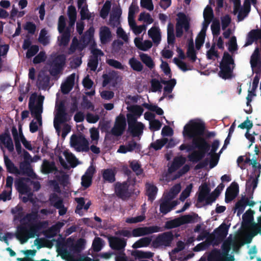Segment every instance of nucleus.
I'll list each match as a JSON object with an SVG mask.
<instances>
[{
    "label": "nucleus",
    "mask_w": 261,
    "mask_h": 261,
    "mask_svg": "<svg viewBox=\"0 0 261 261\" xmlns=\"http://www.w3.org/2000/svg\"><path fill=\"white\" fill-rule=\"evenodd\" d=\"M140 59L142 62L150 69L154 67V63L150 56L147 54L142 53L140 55Z\"/></svg>",
    "instance_id": "nucleus-45"
},
{
    "label": "nucleus",
    "mask_w": 261,
    "mask_h": 261,
    "mask_svg": "<svg viewBox=\"0 0 261 261\" xmlns=\"http://www.w3.org/2000/svg\"><path fill=\"white\" fill-rule=\"evenodd\" d=\"M66 63V57L64 55H59L55 57L50 64L49 70L51 75H58L63 70Z\"/></svg>",
    "instance_id": "nucleus-9"
},
{
    "label": "nucleus",
    "mask_w": 261,
    "mask_h": 261,
    "mask_svg": "<svg viewBox=\"0 0 261 261\" xmlns=\"http://www.w3.org/2000/svg\"><path fill=\"white\" fill-rule=\"evenodd\" d=\"M203 17L205 21L207 20L212 21L214 17V13L211 6L208 5L205 8L203 12Z\"/></svg>",
    "instance_id": "nucleus-56"
},
{
    "label": "nucleus",
    "mask_w": 261,
    "mask_h": 261,
    "mask_svg": "<svg viewBox=\"0 0 261 261\" xmlns=\"http://www.w3.org/2000/svg\"><path fill=\"white\" fill-rule=\"evenodd\" d=\"M211 30L214 37L218 36L220 33V24L218 19L213 20L211 24Z\"/></svg>",
    "instance_id": "nucleus-53"
},
{
    "label": "nucleus",
    "mask_w": 261,
    "mask_h": 261,
    "mask_svg": "<svg viewBox=\"0 0 261 261\" xmlns=\"http://www.w3.org/2000/svg\"><path fill=\"white\" fill-rule=\"evenodd\" d=\"M195 218L191 215H185L173 220L168 221L165 223V227L170 229L179 227L186 224L192 223L195 222Z\"/></svg>",
    "instance_id": "nucleus-7"
},
{
    "label": "nucleus",
    "mask_w": 261,
    "mask_h": 261,
    "mask_svg": "<svg viewBox=\"0 0 261 261\" xmlns=\"http://www.w3.org/2000/svg\"><path fill=\"white\" fill-rule=\"evenodd\" d=\"M41 224H33L29 229L28 228L27 237L23 240V242H27L29 239L34 238L38 229L41 227Z\"/></svg>",
    "instance_id": "nucleus-46"
},
{
    "label": "nucleus",
    "mask_w": 261,
    "mask_h": 261,
    "mask_svg": "<svg viewBox=\"0 0 261 261\" xmlns=\"http://www.w3.org/2000/svg\"><path fill=\"white\" fill-rule=\"evenodd\" d=\"M260 170H258L257 174L254 173L251 174L248 179L246 180V190H250L252 188V193L254 190L257 186L258 178L260 176Z\"/></svg>",
    "instance_id": "nucleus-20"
},
{
    "label": "nucleus",
    "mask_w": 261,
    "mask_h": 261,
    "mask_svg": "<svg viewBox=\"0 0 261 261\" xmlns=\"http://www.w3.org/2000/svg\"><path fill=\"white\" fill-rule=\"evenodd\" d=\"M0 141L8 149L9 152H11L14 151V145L9 132H5L1 135Z\"/></svg>",
    "instance_id": "nucleus-22"
},
{
    "label": "nucleus",
    "mask_w": 261,
    "mask_h": 261,
    "mask_svg": "<svg viewBox=\"0 0 261 261\" xmlns=\"http://www.w3.org/2000/svg\"><path fill=\"white\" fill-rule=\"evenodd\" d=\"M254 213V212L253 210L249 209L243 215V221L242 223L243 227L247 228L253 223L252 221L253 220Z\"/></svg>",
    "instance_id": "nucleus-25"
},
{
    "label": "nucleus",
    "mask_w": 261,
    "mask_h": 261,
    "mask_svg": "<svg viewBox=\"0 0 261 261\" xmlns=\"http://www.w3.org/2000/svg\"><path fill=\"white\" fill-rule=\"evenodd\" d=\"M211 236V233H210L208 231L206 230H203L197 237L196 240L199 241L203 240L204 239L206 238V241L204 242L207 243L208 245H212V241L207 240Z\"/></svg>",
    "instance_id": "nucleus-54"
},
{
    "label": "nucleus",
    "mask_w": 261,
    "mask_h": 261,
    "mask_svg": "<svg viewBox=\"0 0 261 261\" xmlns=\"http://www.w3.org/2000/svg\"><path fill=\"white\" fill-rule=\"evenodd\" d=\"M134 42L136 46L140 50L143 51H147L150 49L152 46V42L150 40H145L144 42L141 41L140 38H136Z\"/></svg>",
    "instance_id": "nucleus-33"
},
{
    "label": "nucleus",
    "mask_w": 261,
    "mask_h": 261,
    "mask_svg": "<svg viewBox=\"0 0 261 261\" xmlns=\"http://www.w3.org/2000/svg\"><path fill=\"white\" fill-rule=\"evenodd\" d=\"M250 63L251 69L253 71L256 73L254 77L252 82V89L253 92H255L257 88L259 83L260 76L258 74L260 72L261 68V55L259 53L258 47H256L250 57Z\"/></svg>",
    "instance_id": "nucleus-4"
},
{
    "label": "nucleus",
    "mask_w": 261,
    "mask_h": 261,
    "mask_svg": "<svg viewBox=\"0 0 261 261\" xmlns=\"http://www.w3.org/2000/svg\"><path fill=\"white\" fill-rule=\"evenodd\" d=\"M41 170L43 173L49 174L53 172L57 171L58 168L56 166L54 162H49L47 160H44L42 165Z\"/></svg>",
    "instance_id": "nucleus-29"
},
{
    "label": "nucleus",
    "mask_w": 261,
    "mask_h": 261,
    "mask_svg": "<svg viewBox=\"0 0 261 261\" xmlns=\"http://www.w3.org/2000/svg\"><path fill=\"white\" fill-rule=\"evenodd\" d=\"M175 41L174 25L169 22L167 25V42L169 45H173L175 43Z\"/></svg>",
    "instance_id": "nucleus-40"
},
{
    "label": "nucleus",
    "mask_w": 261,
    "mask_h": 261,
    "mask_svg": "<svg viewBox=\"0 0 261 261\" xmlns=\"http://www.w3.org/2000/svg\"><path fill=\"white\" fill-rule=\"evenodd\" d=\"M151 91L153 92H156L157 91L161 92L163 88L160 82L156 79H153L150 81Z\"/></svg>",
    "instance_id": "nucleus-55"
},
{
    "label": "nucleus",
    "mask_w": 261,
    "mask_h": 261,
    "mask_svg": "<svg viewBox=\"0 0 261 261\" xmlns=\"http://www.w3.org/2000/svg\"><path fill=\"white\" fill-rule=\"evenodd\" d=\"M75 200L77 203L75 212L80 215H83V213L81 214L82 210L85 205V199L84 197L75 198Z\"/></svg>",
    "instance_id": "nucleus-57"
},
{
    "label": "nucleus",
    "mask_w": 261,
    "mask_h": 261,
    "mask_svg": "<svg viewBox=\"0 0 261 261\" xmlns=\"http://www.w3.org/2000/svg\"><path fill=\"white\" fill-rule=\"evenodd\" d=\"M192 146L194 148L198 149L194 151L188 155L190 161L197 163L205 156L206 153L210 150L211 145L206 139H200L199 140H194Z\"/></svg>",
    "instance_id": "nucleus-3"
},
{
    "label": "nucleus",
    "mask_w": 261,
    "mask_h": 261,
    "mask_svg": "<svg viewBox=\"0 0 261 261\" xmlns=\"http://www.w3.org/2000/svg\"><path fill=\"white\" fill-rule=\"evenodd\" d=\"M56 109L57 112L54 120V125L56 130L59 132L60 125L67 120V113L64 102L61 101L58 105H56Z\"/></svg>",
    "instance_id": "nucleus-6"
},
{
    "label": "nucleus",
    "mask_w": 261,
    "mask_h": 261,
    "mask_svg": "<svg viewBox=\"0 0 261 261\" xmlns=\"http://www.w3.org/2000/svg\"><path fill=\"white\" fill-rule=\"evenodd\" d=\"M173 239V235L172 232H165L159 234L152 241V245L154 248H158L161 246H169Z\"/></svg>",
    "instance_id": "nucleus-11"
},
{
    "label": "nucleus",
    "mask_w": 261,
    "mask_h": 261,
    "mask_svg": "<svg viewBox=\"0 0 261 261\" xmlns=\"http://www.w3.org/2000/svg\"><path fill=\"white\" fill-rule=\"evenodd\" d=\"M20 170L22 175H26L28 176H32L34 174L33 170L31 167L29 162L24 161L21 162L19 165Z\"/></svg>",
    "instance_id": "nucleus-38"
},
{
    "label": "nucleus",
    "mask_w": 261,
    "mask_h": 261,
    "mask_svg": "<svg viewBox=\"0 0 261 261\" xmlns=\"http://www.w3.org/2000/svg\"><path fill=\"white\" fill-rule=\"evenodd\" d=\"M68 16L69 19L68 27H72L74 25L76 18V11L74 6H70L68 7Z\"/></svg>",
    "instance_id": "nucleus-42"
},
{
    "label": "nucleus",
    "mask_w": 261,
    "mask_h": 261,
    "mask_svg": "<svg viewBox=\"0 0 261 261\" xmlns=\"http://www.w3.org/2000/svg\"><path fill=\"white\" fill-rule=\"evenodd\" d=\"M127 110L137 117L141 116L144 111V109L139 105L131 106L127 108Z\"/></svg>",
    "instance_id": "nucleus-51"
},
{
    "label": "nucleus",
    "mask_w": 261,
    "mask_h": 261,
    "mask_svg": "<svg viewBox=\"0 0 261 261\" xmlns=\"http://www.w3.org/2000/svg\"><path fill=\"white\" fill-rule=\"evenodd\" d=\"M199 191L200 192L197 198V202L201 203L204 201L205 197L210 194L211 189L208 185L205 182L200 186Z\"/></svg>",
    "instance_id": "nucleus-28"
},
{
    "label": "nucleus",
    "mask_w": 261,
    "mask_h": 261,
    "mask_svg": "<svg viewBox=\"0 0 261 261\" xmlns=\"http://www.w3.org/2000/svg\"><path fill=\"white\" fill-rule=\"evenodd\" d=\"M239 187L236 182H232L227 188L225 192V201L229 203L232 201L239 194Z\"/></svg>",
    "instance_id": "nucleus-16"
},
{
    "label": "nucleus",
    "mask_w": 261,
    "mask_h": 261,
    "mask_svg": "<svg viewBox=\"0 0 261 261\" xmlns=\"http://www.w3.org/2000/svg\"><path fill=\"white\" fill-rule=\"evenodd\" d=\"M168 141L167 138H163L160 140H157L154 142L151 143L150 146L153 148L155 150L161 149L165 145H166Z\"/></svg>",
    "instance_id": "nucleus-49"
},
{
    "label": "nucleus",
    "mask_w": 261,
    "mask_h": 261,
    "mask_svg": "<svg viewBox=\"0 0 261 261\" xmlns=\"http://www.w3.org/2000/svg\"><path fill=\"white\" fill-rule=\"evenodd\" d=\"M37 242V243H35L36 245H37V248L40 249L42 247H47L51 248L52 247L53 244L51 241L48 240L47 239H43L42 240H38L36 239L35 241V242Z\"/></svg>",
    "instance_id": "nucleus-52"
},
{
    "label": "nucleus",
    "mask_w": 261,
    "mask_h": 261,
    "mask_svg": "<svg viewBox=\"0 0 261 261\" xmlns=\"http://www.w3.org/2000/svg\"><path fill=\"white\" fill-rule=\"evenodd\" d=\"M229 227V226L223 223L214 230L213 233H211V236L207 240L212 241L213 246L219 245L226 237Z\"/></svg>",
    "instance_id": "nucleus-5"
},
{
    "label": "nucleus",
    "mask_w": 261,
    "mask_h": 261,
    "mask_svg": "<svg viewBox=\"0 0 261 261\" xmlns=\"http://www.w3.org/2000/svg\"><path fill=\"white\" fill-rule=\"evenodd\" d=\"M177 16L176 23H178L179 25L183 26L185 32H188L190 28V20L186 15L182 12H179Z\"/></svg>",
    "instance_id": "nucleus-26"
},
{
    "label": "nucleus",
    "mask_w": 261,
    "mask_h": 261,
    "mask_svg": "<svg viewBox=\"0 0 261 261\" xmlns=\"http://www.w3.org/2000/svg\"><path fill=\"white\" fill-rule=\"evenodd\" d=\"M75 74L72 73L67 77L65 83L61 85V90L64 94H67L72 90L74 84Z\"/></svg>",
    "instance_id": "nucleus-19"
},
{
    "label": "nucleus",
    "mask_w": 261,
    "mask_h": 261,
    "mask_svg": "<svg viewBox=\"0 0 261 261\" xmlns=\"http://www.w3.org/2000/svg\"><path fill=\"white\" fill-rule=\"evenodd\" d=\"M234 67V61L232 56L228 52L225 51L220 63L219 76L224 80L231 79L233 77Z\"/></svg>",
    "instance_id": "nucleus-2"
},
{
    "label": "nucleus",
    "mask_w": 261,
    "mask_h": 261,
    "mask_svg": "<svg viewBox=\"0 0 261 261\" xmlns=\"http://www.w3.org/2000/svg\"><path fill=\"white\" fill-rule=\"evenodd\" d=\"M30 179L28 177H21L15 180L14 185L20 194L24 195L29 193L31 196L33 195L31 192V188L27 184V182H30Z\"/></svg>",
    "instance_id": "nucleus-13"
},
{
    "label": "nucleus",
    "mask_w": 261,
    "mask_h": 261,
    "mask_svg": "<svg viewBox=\"0 0 261 261\" xmlns=\"http://www.w3.org/2000/svg\"><path fill=\"white\" fill-rule=\"evenodd\" d=\"M11 131L14 140L16 151L18 154H20L22 152V147L17 130L15 127H13Z\"/></svg>",
    "instance_id": "nucleus-41"
},
{
    "label": "nucleus",
    "mask_w": 261,
    "mask_h": 261,
    "mask_svg": "<svg viewBox=\"0 0 261 261\" xmlns=\"http://www.w3.org/2000/svg\"><path fill=\"white\" fill-rule=\"evenodd\" d=\"M103 240L100 238H96L92 243L93 250L95 252H99L102 248Z\"/></svg>",
    "instance_id": "nucleus-59"
},
{
    "label": "nucleus",
    "mask_w": 261,
    "mask_h": 261,
    "mask_svg": "<svg viewBox=\"0 0 261 261\" xmlns=\"http://www.w3.org/2000/svg\"><path fill=\"white\" fill-rule=\"evenodd\" d=\"M115 192L117 196L123 200L129 198L133 194L132 189H129V185L127 182H117L115 184Z\"/></svg>",
    "instance_id": "nucleus-12"
},
{
    "label": "nucleus",
    "mask_w": 261,
    "mask_h": 261,
    "mask_svg": "<svg viewBox=\"0 0 261 261\" xmlns=\"http://www.w3.org/2000/svg\"><path fill=\"white\" fill-rule=\"evenodd\" d=\"M28 228L22 225H20L17 227V231L15 234L16 238L20 241V243L23 244V240L27 237Z\"/></svg>",
    "instance_id": "nucleus-35"
},
{
    "label": "nucleus",
    "mask_w": 261,
    "mask_h": 261,
    "mask_svg": "<svg viewBox=\"0 0 261 261\" xmlns=\"http://www.w3.org/2000/svg\"><path fill=\"white\" fill-rule=\"evenodd\" d=\"M187 56L193 62H195L196 60V51L195 50L194 43L192 40H191L190 42L189 43L187 51Z\"/></svg>",
    "instance_id": "nucleus-44"
},
{
    "label": "nucleus",
    "mask_w": 261,
    "mask_h": 261,
    "mask_svg": "<svg viewBox=\"0 0 261 261\" xmlns=\"http://www.w3.org/2000/svg\"><path fill=\"white\" fill-rule=\"evenodd\" d=\"M99 35L100 41L102 44H106L112 40V33L108 27H101L99 29Z\"/></svg>",
    "instance_id": "nucleus-18"
},
{
    "label": "nucleus",
    "mask_w": 261,
    "mask_h": 261,
    "mask_svg": "<svg viewBox=\"0 0 261 261\" xmlns=\"http://www.w3.org/2000/svg\"><path fill=\"white\" fill-rule=\"evenodd\" d=\"M205 128L203 122L191 120L189 124L184 126L182 134L184 137L192 139V144H193L194 140L205 139L203 137Z\"/></svg>",
    "instance_id": "nucleus-1"
},
{
    "label": "nucleus",
    "mask_w": 261,
    "mask_h": 261,
    "mask_svg": "<svg viewBox=\"0 0 261 261\" xmlns=\"http://www.w3.org/2000/svg\"><path fill=\"white\" fill-rule=\"evenodd\" d=\"M85 243V239L80 238L77 240L75 243H72L69 249L74 253H80L84 249Z\"/></svg>",
    "instance_id": "nucleus-34"
},
{
    "label": "nucleus",
    "mask_w": 261,
    "mask_h": 261,
    "mask_svg": "<svg viewBox=\"0 0 261 261\" xmlns=\"http://www.w3.org/2000/svg\"><path fill=\"white\" fill-rule=\"evenodd\" d=\"M36 98L37 94L34 93L30 97L29 101V108L31 115L34 117L41 115L43 112V108L36 106L35 104Z\"/></svg>",
    "instance_id": "nucleus-17"
},
{
    "label": "nucleus",
    "mask_w": 261,
    "mask_h": 261,
    "mask_svg": "<svg viewBox=\"0 0 261 261\" xmlns=\"http://www.w3.org/2000/svg\"><path fill=\"white\" fill-rule=\"evenodd\" d=\"M186 161V158L184 156H181L175 158L170 167L168 168V172L170 173L175 172L181 167L185 163Z\"/></svg>",
    "instance_id": "nucleus-24"
},
{
    "label": "nucleus",
    "mask_w": 261,
    "mask_h": 261,
    "mask_svg": "<svg viewBox=\"0 0 261 261\" xmlns=\"http://www.w3.org/2000/svg\"><path fill=\"white\" fill-rule=\"evenodd\" d=\"M46 56L45 53L43 51H41L37 56L33 59V63L35 64L40 63L45 60Z\"/></svg>",
    "instance_id": "nucleus-64"
},
{
    "label": "nucleus",
    "mask_w": 261,
    "mask_h": 261,
    "mask_svg": "<svg viewBox=\"0 0 261 261\" xmlns=\"http://www.w3.org/2000/svg\"><path fill=\"white\" fill-rule=\"evenodd\" d=\"M49 81L50 77L48 75L39 74L37 83L40 88L45 90L49 86Z\"/></svg>",
    "instance_id": "nucleus-37"
},
{
    "label": "nucleus",
    "mask_w": 261,
    "mask_h": 261,
    "mask_svg": "<svg viewBox=\"0 0 261 261\" xmlns=\"http://www.w3.org/2000/svg\"><path fill=\"white\" fill-rule=\"evenodd\" d=\"M66 28V18L63 15H61L59 18L58 30L60 33L65 31Z\"/></svg>",
    "instance_id": "nucleus-58"
},
{
    "label": "nucleus",
    "mask_w": 261,
    "mask_h": 261,
    "mask_svg": "<svg viewBox=\"0 0 261 261\" xmlns=\"http://www.w3.org/2000/svg\"><path fill=\"white\" fill-rule=\"evenodd\" d=\"M144 128V124L142 122H139L132 125L130 127H128L127 131L130 133L133 137H139L143 134Z\"/></svg>",
    "instance_id": "nucleus-27"
},
{
    "label": "nucleus",
    "mask_w": 261,
    "mask_h": 261,
    "mask_svg": "<svg viewBox=\"0 0 261 261\" xmlns=\"http://www.w3.org/2000/svg\"><path fill=\"white\" fill-rule=\"evenodd\" d=\"M91 53L92 55L90 56V58L98 62H99V57L104 55V53L102 50L98 48L92 49Z\"/></svg>",
    "instance_id": "nucleus-61"
},
{
    "label": "nucleus",
    "mask_w": 261,
    "mask_h": 261,
    "mask_svg": "<svg viewBox=\"0 0 261 261\" xmlns=\"http://www.w3.org/2000/svg\"><path fill=\"white\" fill-rule=\"evenodd\" d=\"M107 63L110 66L116 69H123V66L122 64L117 60L114 59H108L107 60Z\"/></svg>",
    "instance_id": "nucleus-63"
},
{
    "label": "nucleus",
    "mask_w": 261,
    "mask_h": 261,
    "mask_svg": "<svg viewBox=\"0 0 261 261\" xmlns=\"http://www.w3.org/2000/svg\"><path fill=\"white\" fill-rule=\"evenodd\" d=\"M161 231V227L158 226L138 227L134 228L132 230V236L134 237H138L152 234Z\"/></svg>",
    "instance_id": "nucleus-14"
},
{
    "label": "nucleus",
    "mask_w": 261,
    "mask_h": 261,
    "mask_svg": "<svg viewBox=\"0 0 261 261\" xmlns=\"http://www.w3.org/2000/svg\"><path fill=\"white\" fill-rule=\"evenodd\" d=\"M160 211L163 215H166L172 210V207L170 206V199L165 197L160 200Z\"/></svg>",
    "instance_id": "nucleus-39"
},
{
    "label": "nucleus",
    "mask_w": 261,
    "mask_h": 261,
    "mask_svg": "<svg viewBox=\"0 0 261 261\" xmlns=\"http://www.w3.org/2000/svg\"><path fill=\"white\" fill-rule=\"evenodd\" d=\"M238 49L237 43V38L235 36H232L228 42V50L230 52H233Z\"/></svg>",
    "instance_id": "nucleus-62"
},
{
    "label": "nucleus",
    "mask_w": 261,
    "mask_h": 261,
    "mask_svg": "<svg viewBox=\"0 0 261 261\" xmlns=\"http://www.w3.org/2000/svg\"><path fill=\"white\" fill-rule=\"evenodd\" d=\"M70 143L71 146L74 147L78 152H87L89 150V142L83 135L79 136L75 135H72Z\"/></svg>",
    "instance_id": "nucleus-8"
},
{
    "label": "nucleus",
    "mask_w": 261,
    "mask_h": 261,
    "mask_svg": "<svg viewBox=\"0 0 261 261\" xmlns=\"http://www.w3.org/2000/svg\"><path fill=\"white\" fill-rule=\"evenodd\" d=\"M258 39H261V29L252 30L248 34L245 46L251 45Z\"/></svg>",
    "instance_id": "nucleus-23"
},
{
    "label": "nucleus",
    "mask_w": 261,
    "mask_h": 261,
    "mask_svg": "<svg viewBox=\"0 0 261 261\" xmlns=\"http://www.w3.org/2000/svg\"><path fill=\"white\" fill-rule=\"evenodd\" d=\"M39 46L37 45H32L26 53V57L28 59H30L32 57L34 56L39 51Z\"/></svg>",
    "instance_id": "nucleus-60"
},
{
    "label": "nucleus",
    "mask_w": 261,
    "mask_h": 261,
    "mask_svg": "<svg viewBox=\"0 0 261 261\" xmlns=\"http://www.w3.org/2000/svg\"><path fill=\"white\" fill-rule=\"evenodd\" d=\"M4 162L8 172L13 174H19V170L12 161L7 156L4 154Z\"/></svg>",
    "instance_id": "nucleus-36"
},
{
    "label": "nucleus",
    "mask_w": 261,
    "mask_h": 261,
    "mask_svg": "<svg viewBox=\"0 0 261 261\" xmlns=\"http://www.w3.org/2000/svg\"><path fill=\"white\" fill-rule=\"evenodd\" d=\"M116 172L112 169H104L102 171V178L105 182H114L115 180Z\"/></svg>",
    "instance_id": "nucleus-31"
},
{
    "label": "nucleus",
    "mask_w": 261,
    "mask_h": 261,
    "mask_svg": "<svg viewBox=\"0 0 261 261\" xmlns=\"http://www.w3.org/2000/svg\"><path fill=\"white\" fill-rule=\"evenodd\" d=\"M62 36L60 40V44L64 46H66L69 41L70 37V29L67 27L65 31L62 33Z\"/></svg>",
    "instance_id": "nucleus-48"
},
{
    "label": "nucleus",
    "mask_w": 261,
    "mask_h": 261,
    "mask_svg": "<svg viewBox=\"0 0 261 261\" xmlns=\"http://www.w3.org/2000/svg\"><path fill=\"white\" fill-rule=\"evenodd\" d=\"M146 194L148 196V200L152 202L155 198L158 189L155 185L149 183L146 184Z\"/></svg>",
    "instance_id": "nucleus-32"
},
{
    "label": "nucleus",
    "mask_w": 261,
    "mask_h": 261,
    "mask_svg": "<svg viewBox=\"0 0 261 261\" xmlns=\"http://www.w3.org/2000/svg\"><path fill=\"white\" fill-rule=\"evenodd\" d=\"M108 240L110 247L113 250H118L119 253L124 252L126 245V241L124 239L112 236L110 237Z\"/></svg>",
    "instance_id": "nucleus-15"
},
{
    "label": "nucleus",
    "mask_w": 261,
    "mask_h": 261,
    "mask_svg": "<svg viewBox=\"0 0 261 261\" xmlns=\"http://www.w3.org/2000/svg\"><path fill=\"white\" fill-rule=\"evenodd\" d=\"M128 63L131 68L135 71L140 72L143 69V66L142 63L134 57L129 60Z\"/></svg>",
    "instance_id": "nucleus-47"
},
{
    "label": "nucleus",
    "mask_w": 261,
    "mask_h": 261,
    "mask_svg": "<svg viewBox=\"0 0 261 261\" xmlns=\"http://www.w3.org/2000/svg\"><path fill=\"white\" fill-rule=\"evenodd\" d=\"M148 34L151 38L154 43L158 45L161 40V35L159 28L156 27H152L148 31Z\"/></svg>",
    "instance_id": "nucleus-30"
},
{
    "label": "nucleus",
    "mask_w": 261,
    "mask_h": 261,
    "mask_svg": "<svg viewBox=\"0 0 261 261\" xmlns=\"http://www.w3.org/2000/svg\"><path fill=\"white\" fill-rule=\"evenodd\" d=\"M129 167L137 176L140 175L143 173V170L138 161H133L130 162Z\"/></svg>",
    "instance_id": "nucleus-50"
},
{
    "label": "nucleus",
    "mask_w": 261,
    "mask_h": 261,
    "mask_svg": "<svg viewBox=\"0 0 261 261\" xmlns=\"http://www.w3.org/2000/svg\"><path fill=\"white\" fill-rule=\"evenodd\" d=\"M208 261H229L225 256L224 253H222L219 249H214L209 253L207 256Z\"/></svg>",
    "instance_id": "nucleus-21"
},
{
    "label": "nucleus",
    "mask_w": 261,
    "mask_h": 261,
    "mask_svg": "<svg viewBox=\"0 0 261 261\" xmlns=\"http://www.w3.org/2000/svg\"><path fill=\"white\" fill-rule=\"evenodd\" d=\"M126 126V122L125 116L120 114L116 117L114 125L109 133L116 137L121 136L123 134Z\"/></svg>",
    "instance_id": "nucleus-10"
},
{
    "label": "nucleus",
    "mask_w": 261,
    "mask_h": 261,
    "mask_svg": "<svg viewBox=\"0 0 261 261\" xmlns=\"http://www.w3.org/2000/svg\"><path fill=\"white\" fill-rule=\"evenodd\" d=\"M151 242V238L150 237L142 238L136 241L133 245L134 248H139L149 246Z\"/></svg>",
    "instance_id": "nucleus-43"
}]
</instances>
